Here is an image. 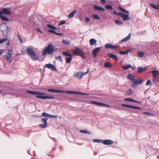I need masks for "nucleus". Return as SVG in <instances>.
<instances>
[{
	"instance_id": "nucleus-1",
	"label": "nucleus",
	"mask_w": 159,
	"mask_h": 159,
	"mask_svg": "<svg viewBox=\"0 0 159 159\" xmlns=\"http://www.w3.org/2000/svg\"><path fill=\"white\" fill-rule=\"evenodd\" d=\"M27 93L34 95H37L36 96V98L41 99H54L55 98L53 96H45L43 95H38L39 94L45 95V93H44L40 92L37 91H27Z\"/></svg>"
},
{
	"instance_id": "nucleus-2",
	"label": "nucleus",
	"mask_w": 159,
	"mask_h": 159,
	"mask_svg": "<svg viewBox=\"0 0 159 159\" xmlns=\"http://www.w3.org/2000/svg\"><path fill=\"white\" fill-rule=\"evenodd\" d=\"M127 78L133 82V87L134 88H135L138 85L141 84L143 82V80L140 79L136 80L135 78V76L132 74L128 75L127 76Z\"/></svg>"
},
{
	"instance_id": "nucleus-3",
	"label": "nucleus",
	"mask_w": 159,
	"mask_h": 159,
	"mask_svg": "<svg viewBox=\"0 0 159 159\" xmlns=\"http://www.w3.org/2000/svg\"><path fill=\"white\" fill-rule=\"evenodd\" d=\"M47 91L49 92H52L53 93H66L67 94H80L83 95H87L88 94L86 93H82L75 92L73 91H65L62 90H59L57 89H49L47 90Z\"/></svg>"
},
{
	"instance_id": "nucleus-4",
	"label": "nucleus",
	"mask_w": 159,
	"mask_h": 159,
	"mask_svg": "<svg viewBox=\"0 0 159 159\" xmlns=\"http://www.w3.org/2000/svg\"><path fill=\"white\" fill-rule=\"evenodd\" d=\"M57 49H54V46L51 43L49 44L47 47L43 50V55L45 56L47 54L52 55L53 52H56Z\"/></svg>"
},
{
	"instance_id": "nucleus-5",
	"label": "nucleus",
	"mask_w": 159,
	"mask_h": 159,
	"mask_svg": "<svg viewBox=\"0 0 159 159\" xmlns=\"http://www.w3.org/2000/svg\"><path fill=\"white\" fill-rule=\"evenodd\" d=\"M26 50L27 53L32 59L36 60L38 59L39 56L35 53L33 49L30 48H28L26 49Z\"/></svg>"
},
{
	"instance_id": "nucleus-6",
	"label": "nucleus",
	"mask_w": 159,
	"mask_h": 159,
	"mask_svg": "<svg viewBox=\"0 0 159 159\" xmlns=\"http://www.w3.org/2000/svg\"><path fill=\"white\" fill-rule=\"evenodd\" d=\"M73 53L75 55L80 56L84 59L85 58L83 51L79 48L75 49L73 51Z\"/></svg>"
},
{
	"instance_id": "nucleus-7",
	"label": "nucleus",
	"mask_w": 159,
	"mask_h": 159,
	"mask_svg": "<svg viewBox=\"0 0 159 159\" xmlns=\"http://www.w3.org/2000/svg\"><path fill=\"white\" fill-rule=\"evenodd\" d=\"M89 70V69L88 68L87 71L85 73L82 72L81 71H78L75 73H74V76L76 78H78L79 79L81 80L82 78L84 75L88 73Z\"/></svg>"
},
{
	"instance_id": "nucleus-8",
	"label": "nucleus",
	"mask_w": 159,
	"mask_h": 159,
	"mask_svg": "<svg viewBox=\"0 0 159 159\" xmlns=\"http://www.w3.org/2000/svg\"><path fill=\"white\" fill-rule=\"evenodd\" d=\"M91 103L97 106L101 107H106L109 108L110 107V106L107 104H105L101 102H98L92 100L90 102Z\"/></svg>"
},
{
	"instance_id": "nucleus-9",
	"label": "nucleus",
	"mask_w": 159,
	"mask_h": 159,
	"mask_svg": "<svg viewBox=\"0 0 159 159\" xmlns=\"http://www.w3.org/2000/svg\"><path fill=\"white\" fill-rule=\"evenodd\" d=\"M48 119L46 118H42L41 120V122H43V124H40L39 125V127L42 128H45L47 127L48 125L47 121Z\"/></svg>"
},
{
	"instance_id": "nucleus-10",
	"label": "nucleus",
	"mask_w": 159,
	"mask_h": 159,
	"mask_svg": "<svg viewBox=\"0 0 159 159\" xmlns=\"http://www.w3.org/2000/svg\"><path fill=\"white\" fill-rule=\"evenodd\" d=\"M11 8H3L0 11L2 13V15L3 14L5 15H9L11 13Z\"/></svg>"
},
{
	"instance_id": "nucleus-11",
	"label": "nucleus",
	"mask_w": 159,
	"mask_h": 159,
	"mask_svg": "<svg viewBox=\"0 0 159 159\" xmlns=\"http://www.w3.org/2000/svg\"><path fill=\"white\" fill-rule=\"evenodd\" d=\"M11 51L9 50L8 53L5 55L6 60H7V61L10 63L11 62Z\"/></svg>"
},
{
	"instance_id": "nucleus-12",
	"label": "nucleus",
	"mask_w": 159,
	"mask_h": 159,
	"mask_svg": "<svg viewBox=\"0 0 159 159\" xmlns=\"http://www.w3.org/2000/svg\"><path fill=\"white\" fill-rule=\"evenodd\" d=\"M101 48L100 47H98L93 50L92 51V54L94 58H96L97 56V53L100 50Z\"/></svg>"
},
{
	"instance_id": "nucleus-13",
	"label": "nucleus",
	"mask_w": 159,
	"mask_h": 159,
	"mask_svg": "<svg viewBox=\"0 0 159 159\" xmlns=\"http://www.w3.org/2000/svg\"><path fill=\"white\" fill-rule=\"evenodd\" d=\"M8 30L7 26L5 24H1L0 25V30L3 33L5 31H7Z\"/></svg>"
},
{
	"instance_id": "nucleus-14",
	"label": "nucleus",
	"mask_w": 159,
	"mask_h": 159,
	"mask_svg": "<svg viewBox=\"0 0 159 159\" xmlns=\"http://www.w3.org/2000/svg\"><path fill=\"white\" fill-rule=\"evenodd\" d=\"M45 67L48 69H50L54 71H57V69L55 66L51 64H48L45 65Z\"/></svg>"
},
{
	"instance_id": "nucleus-15",
	"label": "nucleus",
	"mask_w": 159,
	"mask_h": 159,
	"mask_svg": "<svg viewBox=\"0 0 159 159\" xmlns=\"http://www.w3.org/2000/svg\"><path fill=\"white\" fill-rule=\"evenodd\" d=\"M121 106L122 107H123L129 108H131L134 109H141V108L139 107H138L133 106L130 105H127V104H121Z\"/></svg>"
},
{
	"instance_id": "nucleus-16",
	"label": "nucleus",
	"mask_w": 159,
	"mask_h": 159,
	"mask_svg": "<svg viewBox=\"0 0 159 159\" xmlns=\"http://www.w3.org/2000/svg\"><path fill=\"white\" fill-rule=\"evenodd\" d=\"M121 17L123 18L124 20L125 21L130 19V18L129 17V15L128 14H124L121 12V14H119Z\"/></svg>"
},
{
	"instance_id": "nucleus-17",
	"label": "nucleus",
	"mask_w": 159,
	"mask_h": 159,
	"mask_svg": "<svg viewBox=\"0 0 159 159\" xmlns=\"http://www.w3.org/2000/svg\"><path fill=\"white\" fill-rule=\"evenodd\" d=\"M118 47V46H114L112 44L109 43L106 44L105 45V48L111 49H114Z\"/></svg>"
},
{
	"instance_id": "nucleus-18",
	"label": "nucleus",
	"mask_w": 159,
	"mask_h": 159,
	"mask_svg": "<svg viewBox=\"0 0 159 159\" xmlns=\"http://www.w3.org/2000/svg\"><path fill=\"white\" fill-rule=\"evenodd\" d=\"M41 116L46 118H56L58 116L52 115L45 112H43Z\"/></svg>"
},
{
	"instance_id": "nucleus-19",
	"label": "nucleus",
	"mask_w": 159,
	"mask_h": 159,
	"mask_svg": "<svg viewBox=\"0 0 159 159\" xmlns=\"http://www.w3.org/2000/svg\"><path fill=\"white\" fill-rule=\"evenodd\" d=\"M102 143L105 145H110L113 143V141L112 140L109 139L102 140Z\"/></svg>"
},
{
	"instance_id": "nucleus-20",
	"label": "nucleus",
	"mask_w": 159,
	"mask_h": 159,
	"mask_svg": "<svg viewBox=\"0 0 159 159\" xmlns=\"http://www.w3.org/2000/svg\"><path fill=\"white\" fill-rule=\"evenodd\" d=\"M147 69V68L144 67L143 68L141 67H138L137 68V72L139 73H142L145 71Z\"/></svg>"
},
{
	"instance_id": "nucleus-21",
	"label": "nucleus",
	"mask_w": 159,
	"mask_h": 159,
	"mask_svg": "<svg viewBox=\"0 0 159 159\" xmlns=\"http://www.w3.org/2000/svg\"><path fill=\"white\" fill-rule=\"evenodd\" d=\"M94 8L96 10L99 11H105V9L101 7L98 6L97 5H94L93 6Z\"/></svg>"
},
{
	"instance_id": "nucleus-22",
	"label": "nucleus",
	"mask_w": 159,
	"mask_h": 159,
	"mask_svg": "<svg viewBox=\"0 0 159 159\" xmlns=\"http://www.w3.org/2000/svg\"><path fill=\"white\" fill-rule=\"evenodd\" d=\"M107 56L108 57L112 58L115 60H117L118 58L117 57L115 54L111 53H108L107 54Z\"/></svg>"
},
{
	"instance_id": "nucleus-23",
	"label": "nucleus",
	"mask_w": 159,
	"mask_h": 159,
	"mask_svg": "<svg viewBox=\"0 0 159 159\" xmlns=\"http://www.w3.org/2000/svg\"><path fill=\"white\" fill-rule=\"evenodd\" d=\"M124 100L125 101H127L128 102H137V103H141V102L140 101H136L135 100L132 99V98H126L124 99Z\"/></svg>"
},
{
	"instance_id": "nucleus-24",
	"label": "nucleus",
	"mask_w": 159,
	"mask_h": 159,
	"mask_svg": "<svg viewBox=\"0 0 159 159\" xmlns=\"http://www.w3.org/2000/svg\"><path fill=\"white\" fill-rule=\"evenodd\" d=\"M151 73L152 74V76L153 77H156L157 76L159 75V71L157 70H154L151 71Z\"/></svg>"
},
{
	"instance_id": "nucleus-25",
	"label": "nucleus",
	"mask_w": 159,
	"mask_h": 159,
	"mask_svg": "<svg viewBox=\"0 0 159 159\" xmlns=\"http://www.w3.org/2000/svg\"><path fill=\"white\" fill-rule=\"evenodd\" d=\"M90 44L91 46L96 45L97 43V41L94 39H92L89 40Z\"/></svg>"
},
{
	"instance_id": "nucleus-26",
	"label": "nucleus",
	"mask_w": 159,
	"mask_h": 159,
	"mask_svg": "<svg viewBox=\"0 0 159 159\" xmlns=\"http://www.w3.org/2000/svg\"><path fill=\"white\" fill-rule=\"evenodd\" d=\"M76 10H75L71 12L68 15V17L70 18H73L75 16Z\"/></svg>"
},
{
	"instance_id": "nucleus-27",
	"label": "nucleus",
	"mask_w": 159,
	"mask_h": 159,
	"mask_svg": "<svg viewBox=\"0 0 159 159\" xmlns=\"http://www.w3.org/2000/svg\"><path fill=\"white\" fill-rule=\"evenodd\" d=\"M48 31L49 32H50L53 34H54L57 35H63V34L60 33H58L56 32L55 31L53 30H48Z\"/></svg>"
},
{
	"instance_id": "nucleus-28",
	"label": "nucleus",
	"mask_w": 159,
	"mask_h": 159,
	"mask_svg": "<svg viewBox=\"0 0 159 159\" xmlns=\"http://www.w3.org/2000/svg\"><path fill=\"white\" fill-rule=\"evenodd\" d=\"M47 26L48 28L51 29V30H56L57 29V28L55 26L50 24H47Z\"/></svg>"
},
{
	"instance_id": "nucleus-29",
	"label": "nucleus",
	"mask_w": 159,
	"mask_h": 159,
	"mask_svg": "<svg viewBox=\"0 0 159 159\" xmlns=\"http://www.w3.org/2000/svg\"><path fill=\"white\" fill-rule=\"evenodd\" d=\"M131 38L130 34H129L126 37L123 39L121 41L122 42H125L129 40Z\"/></svg>"
},
{
	"instance_id": "nucleus-30",
	"label": "nucleus",
	"mask_w": 159,
	"mask_h": 159,
	"mask_svg": "<svg viewBox=\"0 0 159 159\" xmlns=\"http://www.w3.org/2000/svg\"><path fill=\"white\" fill-rule=\"evenodd\" d=\"M62 55L65 56V57H70L71 56V55L68 52H62Z\"/></svg>"
},
{
	"instance_id": "nucleus-31",
	"label": "nucleus",
	"mask_w": 159,
	"mask_h": 159,
	"mask_svg": "<svg viewBox=\"0 0 159 159\" xmlns=\"http://www.w3.org/2000/svg\"><path fill=\"white\" fill-rule=\"evenodd\" d=\"M0 18L2 21H8L9 20V19L7 18L6 16H3L1 15L0 16Z\"/></svg>"
},
{
	"instance_id": "nucleus-32",
	"label": "nucleus",
	"mask_w": 159,
	"mask_h": 159,
	"mask_svg": "<svg viewBox=\"0 0 159 159\" xmlns=\"http://www.w3.org/2000/svg\"><path fill=\"white\" fill-rule=\"evenodd\" d=\"M72 55L70 57H66V62L68 63H70L72 59Z\"/></svg>"
},
{
	"instance_id": "nucleus-33",
	"label": "nucleus",
	"mask_w": 159,
	"mask_h": 159,
	"mask_svg": "<svg viewBox=\"0 0 159 159\" xmlns=\"http://www.w3.org/2000/svg\"><path fill=\"white\" fill-rule=\"evenodd\" d=\"M112 65L108 62H106L104 64V67L107 68H110L111 67Z\"/></svg>"
},
{
	"instance_id": "nucleus-34",
	"label": "nucleus",
	"mask_w": 159,
	"mask_h": 159,
	"mask_svg": "<svg viewBox=\"0 0 159 159\" xmlns=\"http://www.w3.org/2000/svg\"><path fill=\"white\" fill-rule=\"evenodd\" d=\"M115 22L116 25H122L123 24L121 21L117 20H115Z\"/></svg>"
},
{
	"instance_id": "nucleus-35",
	"label": "nucleus",
	"mask_w": 159,
	"mask_h": 159,
	"mask_svg": "<svg viewBox=\"0 0 159 159\" xmlns=\"http://www.w3.org/2000/svg\"><path fill=\"white\" fill-rule=\"evenodd\" d=\"M132 67V66L131 65L129 64L128 65L125 66H122V68L125 70H126L129 69L130 67Z\"/></svg>"
},
{
	"instance_id": "nucleus-36",
	"label": "nucleus",
	"mask_w": 159,
	"mask_h": 159,
	"mask_svg": "<svg viewBox=\"0 0 159 159\" xmlns=\"http://www.w3.org/2000/svg\"><path fill=\"white\" fill-rule=\"evenodd\" d=\"M80 133L88 134H91V133L89 131L87 130H80Z\"/></svg>"
},
{
	"instance_id": "nucleus-37",
	"label": "nucleus",
	"mask_w": 159,
	"mask_h": 159,
	"mask_svg": "<svg viewBox=\"0 0 159 159\" xmlns=\"http://www.w3.org/2000/svg\"><path fill=\"white\" fill-rule=\"evenodd\" d=\"M119 9L122 12H125L127 13H129V11L125 10L124 8L121 7L120 6H119L118 7Z\"/></svg>"
},
{
	"instance_id": "nucleus-38",
	"label": "nucleus",
	"mask_w": 159,
	"mask_h": 159,
	"mask_svg": "<svg viewBox=\"0 0 159 159\" xmlns=\"http://www.w3.org/2000/svg\"><path fill=\"white\" fill-rule=\"evenodd\" d=\"M139 56L141 58L143 57L144 56V52L141 51H138L137 52Z\"/></svg>"
},
{
	"instance_id": "nucleus-39",
	"label": "nucleus",
	"mask_w": 159,
	"mask_h": 159,
	"mask_svg": "<svg viewBox=\"0 0 159 159\" xmlns=\"http://www.w3.org/2000/svg\"><path fill=\"white\" fill-rule=\"evenodd\" d=\"M105 8L107 9L108 10H113V7L112 6L110 5L109 4H107L105 6Z\"/></svg>"
},
{
	"instance_id": "nucleus-40",
	"label": "nucleus",
	"mask_w": 159,
	"mask_h": 159,
	"mask_svg": "<svg viewBox=\"0 0 159 159\" xmlns=\"http://www.w3.org/2000/svg\"><path fill=\"white\" fill-rule=\"evenodd\" d=\"M93 17L95 19L99 20L100 19V17L96 14H94L92 15Z\"/></svg>"
},
{
	"instance_id": "nucleus-41",
	"label": "nucleus",
	"mask_w": 159,
	"mask_h": 159,
	"mask_svg": "<svg viewBox=\"0 0 159 159\" xmlns=\"http://www.w3.org/2000/svg\"><path fill=\"white\" fill-rule=\"evenodd\" d=\"M126 93L128 95L132 94L133 93L132 89H130L129 90H127L126 92Z\"/></svg>"
},
{
	"instance_id": "nucleus-42",
	"label": "nucleus",
	"mask_w": 159,
	"mask_h": 159,
	"mask_svg": "<svg viewBox=\"0 0 159 159\" xmlns=\"http://www.w3.org/2000/svg\"><path fill=\"white\" fill-rule=\"evenodd\" d=\"M129 52L127 51H120L119 52V53L122 55H124L127 54Z\"/></svg>"
},
{
	"instance_id": "nucleus-43",
	"label": "nucleus",
	"mask_w": 159,
	"mask_h": 159,
	"mask_svg": "<svg viewBox=\"0 0 159 159\" xmlns=\"http://www.w3.org/2000/svg\"><path fill=\"white\" fill-rule=\"evenodd\" d=\"M150 6L152 7L153 8L158 10L159 9V7H158V6H157L155 5H154L153 4H150Z\"/></svg>"
},
{
	"instance_id": "nucleus-44",
	"label": "nucleus",
	"mask_w": 159,
	"mask_h": 159,
	"mask_svg": "<svg viewBox=\"0 0 159 159\" xmlns=\"http://www.w3.org/2000/svg\"><path fill=\"white\" fill-rule=\"evenodd\" d=\"M102 140L100 139H94L93 140V141L94 142L99 143H102Z\"/></svg>"
},
{
	"instance_id": "nucleus-45",
	"label": "nucleus",
	"mask_w": 159,
	"mask_h": 159,
	"mask_svg": "<svg viewBox=\"0 0 159 159\" xmlns=\"http://www.w3.org/2000/svg\"><path fill=\"white\" fill-rule=\"evenodd\" d=\"M8 40V39L7 38L0 39V44L3 43L4 42Z\"/></svg>"
},
{
	"instance_id": "nucleus-46",
	"label": "nucleus",
	"mask_w": 159,
	"mask_h": 159,
	"mask_svg": "<svg viewBox=\"0 0 159 159\" xmlns=\"http://www.w3.org/2000/svg\"><path fill=\"white\" fill-rule=\"evenodd\" d=\"M55 58L56 60H59L61 62H62L63 61L61 59V56H59L58 57H55Z\"/></svg>"
},
{
	"instance_id": "nucleus-47",
	"label": "nucleus",
	"mask_w": 159,
	"mask_h": 159,
	"mask_svg": "<svg viewBox=\"0 0 159 159\" xmlns=\"http://www.w3.org/2000/svg\"><path fill=\"white\" fill-rule=\"evenodd\" d=\"M63 44L65 45H69L70 43V42L69 41H67L65 40H63Z\"/></svg>"
},
{
	"instance_id": "nucleus-48",
	"label": "nucleus",
	"mask_w": 159,
	"mask_h": 159,
	"mask_svg": "<svg viewBox=\"0 0 159 159\" xmlns=\"http://www.w3.org/2000/svg\"><path fill=\"white\" fill-rule=\"evenodd\" d=\"M154 78V80L155 82H157L159 81V77L156 76V77H153Z\"/></svg>"
},
{
	"instance_id": "nucleus-49",
	"label": "nucleus",
	"mask_w": 159,
	"mask_h": 159,
	"mask_svg": "<svg viewBox=\"0 0 159 159\" xmlns=\"http://www.w3.org/2000/svg\"><path fill=\"white\" fill-rule=\"evenodd\" d=\"M66 22L65 20H62L61 21L59 25V26H60L61 25H63V24H65L66 23Z\"/></svg>"
},
{
	"instance_id": "nucleus-50",
	"label": "nucleus",
	"mask_w": 159,
	"mask_h": 159,
	"mask_svg": "<svg viewBox=\"0 0 159 159\" xmlns=\"http://www.w3.org/2000/svg\"><path fill=\"white\" fill-rule=\"evenodd\" d=\"M151 83L150 80H148L146 82V85H151Z\"/></svg>"
},
{
	"instance_id": "nucleus-51",
	"label": "nucleus",
	"mask_w": 159,
	"mask_h": 159,
	"mask_svg": "<svg viewBox=\"0 0 159 159\" xmlns=\"http://www.w3.org/2000/svg\"><path fill=\"white\" fill-rule=\"evenodd\" d=\"M121 12H119V13H117L116 12V11H114L113 12V13L114 14H115L116 16H120V15H119V14H121Z\"/></svg>"
},
{
	"instance_id": "nucleus-52",
	"label": "nucleus",
	"mask_w": 159,
	"mask_h": 159,
	"mask_svg": "<svg viewBox=\"0 0 159 159\" xmlns=\"http://www.w3.org/2000/svg\"><path fill=\"white\" fill-rule=\"evenodd\" d=\"M90 19L88 17H86L85 18V21L86 22H89L90 21Z\"/></svg>"
},
{
	"instance_id": "nucleus-53",
	"label": "nucleus",
	"mask_w": 159,
	"mask_h": 159,
	"mask_svg": "<svg viewBox=\"0 0 159 159\" xmlns=\"http://www.w3.org/2000/svg\"><path fill=\"white\" fill-rule=\"evenodd\" d=\"M36 30L38 32L40 33H41L42 34L43 33V32L40 30L39 28H37Z\"/></svg>"
},
{
	"instance_id": "nucleus-54",
	"label": "nucleus",
	"mask_w": 159,
	"mask_h": 159,
	"mask_svg": "<svg viewBox=\"0 0 159 159\" xmlns=\"http://www.w3.org/2000/svg\"><path fill=\"white\" fill-rule=\"evenodd\" d=\"M18 38H19V40H20V43H22V41H23V40H22V39L20 38V36L18 35Z\"/></svg>"
},
{
	"instance_id": "nucleus-55",
	"label": "nucleus",
	"mask_w": 159,
	"mask_h": 159,
	"mask_svg": "<svg viewBox=\"0 0 159 159\" xmlns=\"http://www.w3.org/2000/svg\"><path fill=\"white\" fill-rule=\"evenodd\" d=\"M101 2L102 3H104L107 0H100Z\"/></svg>"
},
{
	"instance_id": "nucleus-56",
	"label": "nucleus",
	"mask_w": 159,
	"mask_h": 159,
	"mask_svg": "<svg viewBox=\"0 0 159 159\" xmlns=\"http://www.w3.org/2000/svg\"><path fill=\"white\" fill-rule=\"evenodd\" d=\"M143 114H146V115H150L151 114V113L148 112H144L143 113Z\"/></svg>"
},
{
	"instance_id": "nucleus-57",
	"label": "nucleus",
	"mask_w": 159,
	"mask_h": 159,
	"mask_svg": "<svg viewBox=\"0 0 159 159\" xmlns=\"http://www.w3.org/2000/svg\"><path fill=\"white\" fill-rule=\"evenodd\" d=\"M3 53L2 50L0 49V55H2Z\"/></svg>"
},
{
	"instance_id": "nucleus-58",
	"label": "nucleus",
	"mask_w": 159,
	"mask_h": 159,
	"mask_svg": "<svg viewBox=\"0 0 159 159\" xmlns=\"http://www.w3.org/2000/svg\"><path fill=\"white\" fill-rule=\"evenodd\" d=\"M130 68H131V69H132L133 70H134L136 68V67L135 66H134V67H133L132 66V67H130Z\"/></svg>"
},
{
	"instance_id": "nucleus-59",
	"label": "nucleus",
	"mask_w": 159,
	"mask_h": 159,
	"mask_svg": "<svg viewBox=\"0 0 159 159\" xmlns=\"http://www.w3.org/2000/svg\"><path fill=\"white\" fill-rule=\"evenodd\" d=\"M9 42H8V43H7V45L8 46L9 45Z\"/></svg>"
},
{
	"instance_id": "nucleus-60",
	"label": "nucleus",
	"mask_w": 159,
	"mask_h": 159,
	"mask_svg": "<svg viewBox=\"0 0 159 159\" xmlns=\"http://www.w3.org/2000/svg\"><path fill=\"white\" fill-rule=\"evenodd\" d=\"M157 157L158 158V159H159V156H157Z\"/></svg>"
},
{
	"instance_id": "nucleus-61",
	"label": "nucleus",
	"mask_w": 159,
	"mask_h": 159,
	"mask_svg": "<svg viewBox=\"0 0 159 159\" xmlns=\"http://www.w3.org/2000/svg\"><path fill=\"white\" fill-rule=\"evenodd\" d=\"M158 7H159V4H158Z\"/></svg>"
},
{
	"instance_id": "nucleus-62",
	"label": "nucleus",
	"mask_w": 159,
	"mask_h": 159,
	"mask_svg": "<svg viewBox=\"0 0 159 159\" xmlns=\"http://www.w3.org/2000/svg\"><path fill=\"white\" fill-rule=\"evenodd\" d=\"M17 56V55H16V56Z\"/></svg>"
}]
</instances>
